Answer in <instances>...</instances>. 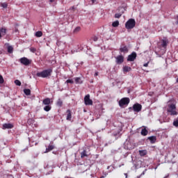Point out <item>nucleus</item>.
Instances as JSON below:
<instances>
[{
	"instance_id": "9d476101",
	"label": "nucleus",
	"mask_w": 178,
	"mask_h": 178,
	"mask_svg": "<svg viewBox=\"0 0 178 178\" xmlns=\"http://www.w3.org/2000/svg\"><path fill=\"white\" fill-rule=\"evenodd\" d=\"M120 51L123 52L124 54H127V52H129V49L127 48V46L122 44L120 48Z\"/></svg>"
},
{
	"instance_id": "a19ab883",
	"label": "nucleus",
	"mask_w": 178,
	"mask_h": 178,
	"mask_svg": "<svg viewBox=\"0 0 178 178\" xmlns=\"http://www.w3.org/2000/svg\"><path fill=\"white\" fill-rule=\"evenodd\" d=\"M94 76H95V77H97V76H98V72H95Z\"/></svg>"
},
{
	"instance_id": "393cba45",
	"label": "nucleus",
	"mask_w": 178,
	"mask_h": 178,
	"mask_svg": "<svg viewBox=\"0 0 178 178\" xmlns=\"http://www.w3.org/2000/svg\"><path fill=\"white\" fill-rule=\"evenodd\" d=\"M51 109H52V107L49 105H47L46 106L44 107V111H45V112H49Z\"/></svg>"
},
{
	"instance_id": "79ce46f5",
	"label": "nucleus",
	"mask_w": 178,
	"mask_h": 178,
	"mask_svg": "<svg viewBox=\"0 0 178 178\" xmlns=\"http://www.w3.org/2000/svg\"><path fill=\"white\" fill-rule=\"evenodd\" d=\"M49 2H51V3L55 2V0H49Z\"/></svg>"
},
{
	"instance_id": "a211bd4d",
	"label": "nucleus",
	"mask_w": 178,
	"mask_h": 178,
	"mask_svg": "<svg viewBox=\"0 0 178 178\" xmlns=\"http://www.w3.org/2000/svg\"><path fill=\"white\" fill-rule=\"evenodd\" d=\"M168 40L164 39L162 40V43H161V46L163 47V48H166V47H168Z\"/></svg>"
},
{
	"instance_id": "58836bf2",
	"label": "nucleus",
	"mask_w": 178,
	"mask_h": 178,
	"mask_svg": "<svg viewBox=\"0 0 178 178\" xmlns=\"http://www.w3.org/2000/svg\"><path fill=\"white\" fill-rule=\"evenodd\" d=\"M149 63V61H148L147 63H145V64L143 65V66H144L145 67H148Z\"/></svg>"
},
{
	"instance_id": "4be33fe9",
	"label": "nucleus",
	"mask_w": 178,
	"mask_h": 178,
	"mask_svg": "<svg viewBox=\"0 0 178 178\" xmlns=\"http://www.w3.org/2000/svg\"><path fill=\"white\" fill-rule=\"evenodd\" d=\"M56 105L60 108L63 105V101H62L60 99H58L57 100Z\"/></svg>"
},
{
	"instance_id": "5701e85b",
	"label": "nucleus",
	"mask_w": 178,
	"mask_h": 178,
	"mask_svg": "<svg viewBox=\"0 0 178 178\" xmlns=\"http://www.w3.org/2000/svg\"><path fill=\"white\" fill-rule=\"evenodd\" d=\"M85 156H88V154H87V150L84 149L81 153V158H84Z\"/></svg>"
},
{
	"instance_id": "b1692460",
	"label": "nucleus",
	"mask_w": 178,
	"mask_h": 178,
	"mask_svg": "<svg viewBox=\"0 0 178 178\" xmlns=\"http://www.w3.org/2000/svg\"><path fill=\"white\" fill-rule=\"evenodd\" d=\"M140 133L142 136H147L148 134V130L145 128L143 129Z\"/></svg>"
},
{
	"instance_id": "cd10ccee",
	"label": "nucleus",
	"mask_w": 178,
	"mask_h": 178,
	"mask_svg": "<svg viewBox=\"0 0 178 178\" xmlns=\"http://www.w3.org/2000/svg\"><path fill=\"white\" fill-rule=\"evenodd\" d=\"M7 49H8V54H13V47L8 46Z\"/></svg>"
},
{
	"instance_id": "423d86ee",
	"label": "nucleus",
	"mask_w": 178,
	"mask_h": 178,
	"mask_svg": "<svg viewBox=\"0 0 178 178\" xmlns=\"http://www.w3.org/2000/svg\"><path fill=\"white\" fill-rule=\"evenodd\" d=\"M136 58H137V54L135 51H134L130 55L128 56L127 61L134 62V60H136Z\"/></svg>"
},
{
	"instance_id": "f8f14e48",
	"label": "nucleus",
	"mask_w": 178,
	"mask_h": 178,
	"mask_svg": "<svg viewBox=\"0 0 178 178\" xmlns=\"http://www.w3.org/2000/svg\"><path fill=\"white\" fill-rule=\"evenodd\" d=\"M55 149V146L53 145H49L47 148H46V150L44 152V154H48V152H50V151H52V149Z\"/></svg>"
},
{
	"instance_id": "9b49d317",
	"label": "nucleus",
	"mask_w": 178,
	"mask_h": 178,
	"mask_svg": "<svg viewBox=\"0 0 178 178\" xmlns=\"http://www.w3.org/2000/svg\"><path fill=\"white\" fill-rule=\"evenodd\" d=\"M14 126L13 124L10 123H5L3 124V130H6V129H13Z\"/></svg>"
},
{
	"instance_id": "0eeeda50",
	"label": "nucleus",
	"mask_w": 178,
	"mask_h": 178,
	"mask_svg": "<svg viewBox=\"0 0 178 178\" xmlns=\"http://www.w3.org/2000/svg\"><path fill=\"white\" fill-rule=\"evenodd\" d=\"M115 62L117 65H122L124 62V57L122 55L117 56Z\"/></svg>"
},
{
	"instance_id": "1a4fd4ad",
	"label": "nucleus",
	"mask_w": 178,
	"mask_h": 178,
	"mask_svg": "<svg viewBox=\"0 0 178 178\" xmlns=\"http://www.w3.org/2000/svg\"><path fill=\"white\" fill-rule=\"evenodd\" d=\"M141 109H143V106H141V104L138 103L134 104L133 110L134 112H140Z\"/></svg>"
},
{
	"instance_id": "473e14b6",
	"label": "nucleus",
	"mask_w": 178,
	"mask_h": 178,
	"mask_svg": "<svg viewBox=\"0 0 178 178\" xmlns=\"http://www.w3.org/2000/svg\"><path fill=\"white\" fill-rule=\"evenodd\" d=\"M115 19H120V17H122V14L120 13H116L115 14Z\"/></svg>"
},
{
	"instance_id": "aec40b11",
	"label": "nucleus",
	"mask_w": 178,
	"mask_h": 178,
	"mask_svg": "<svg viewBox=\"0 0 178 178\" xmlns=\"http://www.w3.org/2000/svg\"><path fill=\"white\" fill-rule=\"evenodd\" d=\"M81 31V27L77 26L74 29L73 33L74 34H77L78 33H80Z\"/></svg>"
},
{
	"instance_id": "bb28decb",
	"label": "nucleus",
	"mask_w": 178,
	"mask_h": 178,
	"mask_svg": "<svg viewBox=\"0 0 178 178\" xmlns=\"http://www.w3.org/2000/svg\"><path fill=\"white\" fill-rule=\"evenodd\" d=\"M35 37L40 38L42 37V31H38L35 33Z\"/></svg>"
},
{
	"instance_id": "ddd939ff",
	"label": "nucleus",
	"mask_w": 178,
	"mask_h": 178,
	"mask_svg": "<svg viewBox=\"0 0 178 178\" xmlns=\"http://www.w3.org/2000/svg\"><path fill=\"white\" fill-rule=\"evenodd\" d=\"M147 140H149L151 144H155L156 143V136H150L147 138Z\"/></svg>"
},
{
	"instance_id": "2eb2a0df",
	"label": "nucleus",
	"mask_w": 178,
	"mask_h": 178,
	"mask_svg": "<svg viewBox=\"0 0 178 178\" xmlns=\"http://www.w3.org/2000/svg\"><path fill=\"white\" fill-rule=\"evenodd\" d=\"M42 104H43V105H50L51 104V99H49L48 97L46 99H44L42 101Z\"/></svg>"
},
{
	"instance_id": "f257e3e1",
	"label": "nucleus",
	"mask_w": 178,
	"mask_h": 178,
	"mask_svg": "<svg viewBox=\"0 0 178 178\" xmlns=\"http://www.w3.org/2000/svg\"><path fill=\"white\" fill-rule=\"evenodd\" d=\"M54 70L52 67L49 68L47 70H44L40 72H37L36 76L37 77H42V79H47V77H49L52 74V72Z\"/></svg>"
},
{
	"instance_id": "c756f323",
	"label": "nucleus",
	"mask_w": 178,
	"mask_h": 178,
	"mask_svg": "<svg viewBox=\"0 0 178 178\" xmlns=\"http://www.w3.org/2000/svg\"><path fill=\"white\" fill-rule=\"evenodd\" d=\"M14 83L16 86H22V82H20V81H19L18 79H16Z\"/></svg>"
},
{
	"instance_id": "c9c22d12",
	"label": "nucleus",
	"mask_w": 178,
	"mask_h": 178,
	"mask_svg": "<svg viewBox=\"0 0 178 178\" xmlns=\"http://www.w3.org/2000/svg\"><path fill=\"white\" fill-rule=\"evenodd\" d=\"M66 83H70V84H73V83H74V82L72 81V79H67L66 81Z\"/></svg>"
},
{
	"instance_id": "7ed1b4c3",
	"label": "nucleus",
	"mask_w": 178,
	"mask_h": 178,
	"mask_svg": "<svg viewBox=\"0 0 178 178\" xmlns=\"http://www.w3.org/2000/svg\"><path fill=\"white\" fill-rule=\"evenodd\" d=\"M167 112L171 115V116H175L177 115V111H176V104H171L168 105V108L167 110Z\"/></svg>"
},
{
	"instance_id": "4468645a",
	"label": "nucleus",
	"mask_w": 178,
	"mask_h": 178,
	"mask_svg": "<svg viewBox=\"0 0 178 178\" xmlns=\"http://www.w3.org/2000/svg\"><path fill=\"white\" fill-rule=\"evenodd\" d=\"M3 35H6V29L1 28L0 29V38H2Z\"/></svg>"
},
{
	"instance_id": "37998d69",
	"label": "nucleus",
	"mask_w": 178,
	"mask_h": 178,
	"mask_svg": "<svg viewBox=\"0 0 178 178\" xmlns=\"http://www.w3.org/2000/svg\"><path fill=\"white\" fill-rule=\"evenodd\" d=\"M72 10H74V6L71 7Z\"/></svg>"
},
{
	"instance_id": "6e6552de",
	"label": "nucleus",
	"mask_w": 178,
	"mask_h": 178,
	"mask_svg": "<svg viewBox=\"0 0 178 178\" xmlns=\"http://www.w3.org/2000/svg\"><path fill=\"white\" fill-rule=\"evenodd\" d=\"M85 105H92V100L90 99V95H86L84 97Z\"/></svg>"
},
{
	"instance_id": "7c9ffc66",
	"label": "nucleus",
	"mask_w": 178,
	"mask_h": 178,
	"mask_svg": "<svg viewBox=\"0 0 178 178\" xmlns=\"http://www.w3.org/2000/svg\"><path fill=\"white\" fill-rule=\"evenodd\" d=\"M5 83V80L3 79V76L0 74V84H3Z\"/></svg>"
},
{
	"instance_id": "2f4dec72",
	"label": "nucleus",
	"mask_w": 178,
	"mask_h": 178,
	"mask_svg": "<svg viewBox=\"0 0 178 178\" xmlns=\"http://www.w3.org/2000/svg\"><path fill=\"white\" fill-rule=\"evenodd\" d=\"M30 51L31 52H32L33 54H35V52H37V49L34 48V47H31L30 48Z\"/></svg>"
},
{
	"instance_id": "c85d7f7f",
	"label": "nucleus",
	"mask_w": 178,
	"mask_h": 178,
	"mask_svg": "<svg viewBox=\"0 0 178 178\" xmlns=\"http://www.w3.org/2000/svg\"><path fill=\"white\" fill-rule=\"evenodd\" d=\"M113 27H118L119 26V21H115L112 23Z\"/></svg>"
},
{
	"instance_id": "20e7f679",
	"label": "nucleus",
	"mask_w": 178,
	"mask_h": 178,
	"mask_svg": "<svg viewBox=\"0 0 178 178\" xmlns=\"http://www.w3.org/2000/svg\"><path fill=\"white\" fill-rule=\"evenodd\" d=\"M129 104H130V99L129 97H123L119 101L120 108H123V106H127Z\"/></svg>"
},
{
	"instance_id": "a878e982",
	"label": "nucleus",
	"mask_w": 178,
	"mask_h": 178,
	"mask_svg": "<svg viewBox=\"0 0 178 178\" xmlns=\"http://www.w3.org/2000/svg\"><path fill=\"white\" fill-rule=\"evenodd\" d=\"M24 92L25 95H31V90L30 89H24Z\"/></svg>"
},
{
	"instance_id": "6ab92c4d",
	"label": "nucleus",
	"mask_w": 178,
	"mask_h": 178,
	"mask_svg": "<svg viewBox=\"0 0 178 178\" xmlns=\"http://www.w3.org/2000/svg\"><path fill=\"white\" fill-rule=\"evenodd\" d=\"M131 67H129V66H124L123 67V72H125V73H127L129 72H131Z\"/></svg>"
},
{
	"instance_id": "39448f33",
	"label": "nucleus",
	"mask_w": 178,
	"mask_h": 178,
	"mask_svg": "<svg viewBox=\"0 0 178 178\" xmlns=\"http://www.w3.org/2000/svg\"><path fill=\"white\" fill-rule=\"evenodd\" d=\"M19 62L22 65H24V66H29V65H31L32 60L26 57H23L19 59Z\"/></svg>"
},
{
	"instance_id": "f03ea898",
	"label": "nucleus",
	"mask_w": 178,
	"mask_h": 178,
	"mask_svg": "<svg viewBox=\"0 0 178 178\" xmlns=\"http://www.w3.org/2000/svg\"><path fill=\"white\" fill-rule=\"evenodd\" d=\"M134 27H136V20L134 19H129L125 23L127 30H131V29H134Z\"/></svg>"
},
{
	"instance_id": "dca6fc26",
	"label": "nucleus",
	"mask_w": 178,
	"mask_h": 178,
	"mask_svg": "<svg viewBox=\"0 0 178 178\" xmlns=\"http://www.w3.org/2000/svg\"><path fill=\"white\" fill-rule=\"evenodd\" d=\"M67 120H72V111L70 110L67 111Z\"/></svg>"
},
{
	"instance_id": "e433bc0d",
	"label": "nucleus",
	"mask_w": 178,
	"mask_h": 178,
	"mask_svg": "<svg viewBox=\"0 0 178 178\" xmlns=\"http://www.w3.org/2000/svg\"><path fill=\"white\" fill-rule=\"evenodd\" d=\"M108 175V172H103V175L100 178H105Z\"/></svg>"
},
{
	"instance_id": "f3484780",
	"label": "nucleus",
	"mask_w": 178,
	"mask_h": 178,
	"mask_svg": "<svg viewBox=\"0 0 178 178\" xmlns=\"http://www.w3.org/2000/svg\"><path fill=\"white\" fill-rule=\"evenodd\" d=\"M76 84H83V81H81V78L76 77L74 78Z\"/></svg>"
},
{
	"instance_id": "72a5a7b5",
	"label": "nucleus",
	"mask_w": 178,
	"mask_h": 178,
	"mask_svg": "<svg viewBox=\"0 0 178 178\" xmlns=\"http://www.w3.org/2000/svg\"><path fill=\"white\" fill-rule=\"evenodd\" d=\"M173 125L175 126V127H178V119L173 122Z\"/></svg>"
},
{
	"instance_id": "4c0bfd02",
	"label": "nucleus",
	"mask_w": 178,
	"mask_h": 178,
	"mask_svg": "<svg viewBox=\"0 0 178 178\" xmlns=\"http://www.w3.org/2000/svg\"><path fill=\"white\" fill-rule=\"evenodd\" d=\"M92 40H93V41L97 42V41H98V37L94 36V37L92 38Z\"/></svg>"
},
{
	"instance_id": "412c9836",
	"label": "nucleus",
	"mask_w": 178,
	"mask_h": 178,
	"mask_svg": "<svg viewBox=\"0 0 178 178\" xmlns=\"http://www.w3.org/2000/svg\"><path fill=\"white\" fill-rule=\"evenodd\" d=\"M139 155H140V156H145V155H147V150H139Z\"/></svg>"
},
{
	"instance_id": "ea45409f",
	"label": "nucleus",
	"mask_w": 178,
	"mask_h": 178,
	"mask_svg": "<svg viewBox=\"0 0 178 178\" xmlns=\"http://www.w3.org/2000/svg\"><path fill=\"white\" fill-rule=\"evenodd\" d=\"M96 1H97V0H91L92 4L94 5V3H95Z\"/></svg>"
},
{
	"instance_id": "f704fd0d",
	"label": "nucleus",
	"mask_w": 178,
	"mask_h": 178,
	"mask_svg": "<svg viewBox=\"0 0 178 178\" xmlns=\"http://www.w3.org/2000/svg\"><path fill=\"white\" fill-rule=\"evenodd\" d=\"M1 6H2V8H4V9H6V8H8V3H3L1 4Z\"/></svg>"
}]
</instances>
